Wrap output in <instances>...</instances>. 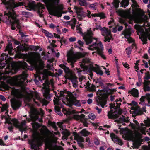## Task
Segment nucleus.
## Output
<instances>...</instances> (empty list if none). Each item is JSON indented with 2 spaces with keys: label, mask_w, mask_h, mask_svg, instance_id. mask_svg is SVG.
I'll return each instance as SVG.
<instances>
[{
  "label": "nucleus",
  "mask_w": 150,
  "mask_h": 150,
  "mask_svg": "<svg viewBox=\"0 0 150 150\" xmlns=\"http://www.w3.org/2000/svg\"><path fill=\"white\" fill-rule=\"evenodd\" d=\"M97 94L98 97L96 100L97 103V105H100L101 107L103 108L106 104V101L108 98L107 95L105 93V91L103 90H98Z\"/></svg>",
  "instance_id": "9"
},
{
  "label": "nucleus",
  "mask_w": 150,
  "mask_h": 150,
  "mask_svg": "<svg viewBox=\"0 0 150 150\" xmlns=\"http://www.w3.org/2000/svg\"><path fill=\"white\" fill-rule=\"evenodd\" d=\"M47 62L48 63H47V66H51V65H52V64L51 63L53 62V60H49L47 61Z\"/></svg>",
  "instance_id": "59"
},
{
  "label": "nucleus",
  "mask_w": 150,
  "mask_h": 150,
  "mask_svg": "<svg viewBox=\"0 0 150 150\" xmlns=\"http://www.w3.org/2000/svg\"><path fill=\"white\" fill-rule=\"evenodd\" d=\"M110 32L109 30L108 31L105 33V40L104 41L106 42L107 41L109 42L110 40L112 41L113 40V38L110 34Z\"/></svg>",
  "instance_id": "25"
},
{
  "label": "nucleus",
  "mask_w": 150,
  "mask_h": 150,
  "mask_svg": "<svg viewBox=\"0 0 150 150\" xmlns=\"http://www.w3.org/2000/svg\"><path fill=\"white\" fill-rule=\"evenodd\" d=\"M83 66L85 65H87L86 66H91L93 65V63L91 62L90 60L87 58L83 59L82 61Z\"/></svg>",
  "instance_id": "31"
},
{
  "label": "nucleus",
  "mask_w": 150,
  "mask_h": 150,
  "mask_svg": "<svg viewBox=\"0 0 150 150\" xmlns=\"http://www.w3.org/2000/svg\"><path fill=\"white\" fill-rule=\"evenodd\" d=\"M79 4L82 6H87V3L84 0H79Z\"/></svg>",
  "instance_id": "42"
},
{
  "label": "nucleus",
  "mask_w": 150,
  "mask_h": 150,
  "mask_svg": "<svg viewBox=\"0 0 150 150\" xmlns=\"http://www.w3.org/2000/svg\"><path fill=\"white\" fill-rule=\"evenodd\" d=\"M116 88L109 89L108 91V93L110 94H113L116 91Z\"/></svg>",
  "instance_id": "44"
},
{
  "label": "nucleus",
  "mask_w": 150,
  "mask_h": 150,
  "mask_svg": "<svg viewBox=\"0 0 150 150\" xmlns=\"http://www.w3.org/2000/svg\"><path fill=\"white\" fill-rule=\"evenodd\" d=\"M97 17H100L102 18H104L105 17L104 14L103 13H97Z\"/></svg>",
  "instance_id": "51"
},
{
  "label": "nucleus",
  "mask_w": 150,
  "mask_h": 150,
  "mask_svg": "<svg viewBox=\"0 0 150 150\" xmlns=\"http://www.w3.org/2000/svg\"><path fill=\"white\" fill-rule=\"evenodd\" d=\"M70 134V133L69 132H67V133L64 136H63L62 137V139H63V140H65V139H67V137Z\"/></svg>",
  "instance_id": "63"
},
{
  "label": "nucleus",
  "mask_w": 150,
  "mask_h": 150,
  "mask_svg": "<svg viewBox=\"0 0 150 150\" xmlns=\"http://www.w3.org/2000/svg\"><path fill=\"white\" fill-rule=\"evenodd\" d=\"M129 3V0H123L121 2V4L122 6L125 8V6H128Z\"/></svg>",
  "instance_id": "40"
},
{
  "label": "nucleus",
  "mask_w": 150,
  "mask_h": 150,
  "mask_svg": "<svg viewBox=\"0 0 150 150\" xmlns=\"http://www.w3.org/2000/svg\"><path fill=\"white\" fill-rule=\"evenodd\" d=\"M26 45L24 43V45L23 44L21 46H18L17 47V51L18 52L23 51L24 50H27L28 48L27 47H25Z\"/></svg>",
  "instance_id": "33"
},
{
  "label": "nucleus",
  "mask_w": 150,
  "mask_h": 150,
  "mask_svg": "<svg viewBox=\"0 0 150 150\" xmlns=\"http://www.w3.org/2000/svg\"><path fill=\"white\" fill-rule=\"evenodd\" d=\"M49 123V124L51 126H52L55 129H56V126L55 123L54 122H50Z\"/></svg>",
  "instance_id": "54"
},
{
  "label": "nucleus",
  "mask_w": 150,
  "mask_h": 150,
  "mask_svg": "<svg viewBox=\"0 0 150 150\" xmlns=\"http://www.w3.org/2000/svg\"><path fill=\"white\" fill-rule=\"evenodd\" d=\"M97 28L100 30L102 31L103 35L104 36H105V33H107V32L108 31V30L106 29L105 28H102L100 26H98Z\"/></svg>",
  "instance_id": "38"
},
{
  "label": "nucleus",
  "mask_w": 150,
  "mask_h": 150,
  "mask_svg": "<svg viewBox=\"0 0 150 150\" xmlns=\"http://www.w3.org/2000/svg\"><path fill=\"white\" fill-rule=\"evenodd\" d=\"M129 120V118L128 117H125V116H122L121 118V120L125 122H128Z\"/></svg>",
  "instance_id": "50"
},
{
  "label": "nucleus",
  "mask_w": 150,
  "mask_h": 150,
  "mask_svg": "<svg viewBox=\"0 0 150 150\" xmlns=\"http://www.w3.org/2000/svg\"><path fill=\"white\" fill-rule=\"evenodd\" d=\"M40 134L37 132H33V139L31 144V146L34 149L36 147L40 146L44 141L45 144L46 149L49 150H63L62 147H57L53 146V143H56L57 138L54 135V134H59L58 132H54L48 130L45 126L42 127L40 131Z\"/></svg>",
  "instance_id": "1"
},
{
  "label": "nucleus",
  "mask_w": 150,
  "mask_h": 150,
  "mask_svg": "<svg viewBox=\"0 0 150 150\" xmlns=\"http://www.w3.org/2000/svg\"><path fill=\"white\" fill-rule=\"evenodd\" d=\"M116 142L117 144H118L120 145H122L123 144L122 141L119 138L116 141Z\"/></svg>",
  "instance_id": "55"
},
{
  "label": "nucleus",
  "mask_w": 150,
  "mask_h": 150,
  "mask_svg": "<svg viewBox=\"0 0 150 150\" xmlns=\"http://www.w3.org/2000/svg\"><path fill=\"white\" fill-rule=\"evenodd\" d=\"M89 118L91 120H93L96 118V116L93 113H90L88 115Z\"/></svg>",
  "instance_id": "49"
},
{
  "label": "nucleus",
  "mask_w": 150,
  "mask_h": 150,
  "mask_svg": "<svg viewBox=\"0 0 150 150\" xmlns=\"http://www.w3.org/2000/svg\"><path fill=\"white\" fill-rule=\"evenodd\" d=\"M110 136L112 140L114 143H115L116 141L119 139L118 137L113 133H111Z\"/></svg>",
  "instance_id": "36"
},
{
  "label": "nucleus",
  "mask_w": 150,
  "mask_h": 150,
  "mask_svg": "<svg viewBox=\"0 0 150 150\" xmlns=\"http://www.w3.org/2000/svg\"><path fill=\"white\" fill-rule=\"evenodd\" d=\"M33 96H34L36 99L42 103L44 105H46L48 103V102L45 99H41L39 96V93L37 92L33 93L32 94H30L27 98V100L29 101H30L31 98H33Z\"/></svg>",
  "instance_id": "19"
},
{
  "label": "nucleus",
  "mask_w": 150,
  "mask_h": 150,
  "mask_svg": "<svg viewBox=\"0 0 150 150\" xmlns=\"http://www.w3.org/2000/svg\"><path fill=\"white\" fill-rule=\"evenodd\" d=\"M11 106L14 110H16L21 106V103L18 99L16 100L14 98L11 100Z\"/></svg>",
  "instance_id": "20"
},
{
  "label": "nucleus",
  "mask_w": 150,
  "mask_h": 150,
  "mask_svg": "<svg viewBox=\"0 0 150 150\" xmlns=\"http://www.w3.org/2000/svg\"><path fill=\"white\" fill-rule=\"evenodd\" d=\"M76 40V38L74 37L70 38L69 39V40L70 42H73L75 41Z\"/></svg>",
  "instance_id": "64"
},
{
  "label": "nucleus",
  "mask_w": 150,
  "mask_h": 150,
  "mask_svg": "<svg viewBox=\"0 0 150 150\" xmlns=\"http://www.w3.org/2000/svg\"><path fill=\"white\" fill-rule=\"evenodd\" d=\"M133 4L132 5L134 6L135 7H137L138 6L137 3L135 0H131Z\"/></svg>",
  "instance_id": "61"
},
{
  "label": "nucleus",
  "mask_w": 150,
  "mask_h": 150,
  "mask_svg": "<svg viewBox=\"0 0 150 150\" xmlns=\"http://www.w3.org/2000/svg\"><path fill=\"white\" fill-rule=\"evenodd\" d=\"M12 93L14 96L18 97H20L21 96L19 95V91L18 90L13 89L12 90L11 92Z\"/></svg>",
  "instance_id": "37"
},
{
  "label": "nucleus",
  "mask_w": 150,
  "mask_h": 150,
  "mask_svg": "<svg viewBox=\"0 0 150 150\" xmlns=\"http://www.w3.org/2000/svg\"><path fill=\"white\" fill-rule=\"evenodd\" d=\"M114 3L115 4L114 5L115 7L116 8H117L118 6L119 1L118 0H114Z\"/></svg>",
  "instance_id": "52"
},
{
  "label": "nucleus",
  "mask_w": 150,
  "mask_h": 150,
  "mask_svg": "<svg viewBox=\"0 0 150 150\" xmlns=\"http://www.w3.org/2000/svg\"><path fill=\"white\" fill-rule=\"evenodd\" d=\"M16 15L13 9L8 11L7 13L4 14L2 17L3 21L7 23H11V29L14 30L16 27L18 29L20 28V23L16 18Z\"/></svg>",
  "instance_id": "4"
},
{
  "label": "nucleus",
  "mask_w": 150,
  "mask_h": 150,
  "mask_svg": "<svg viewBox=\"0 0 150 150\" xmlns=\"http://www.w3.org/2000/svg\"><path fill=\"white\" fill-rule=\"evenodd\" d=\"M134 28L137 30V32L139 35V33L140 34H142L144 32V30L140 26L138 25H136L134 26Z\"/></svg>",
  "instance_id": "29"
},
{
  "label": "nucleus",
  "mask_w": 150,
  "mask_h": 150,
  "mask_svg": "<svg viewBox=\"0 0 150 150\" xmlns=\"http://www.w3.org/2000/svg\"><path fill=\"white\" fill-rule=\"evenodd\" d=\"M6 55L5 54H2L1 56V58L0 61V65L5 66V65L8 64L7 66H23L22 64V63L21 62H13L12 61V59L9 58L6 61V59L4 60V58L3 57L4 56H6Z\"/></svg>",
  "instance_id": "13"
},
{
  "label": "nucleus",
  "mask_w": 150,
  "mask_h": 150,
  "mask_svg": "<svg viewBox=\"0 0 150 150\" xmlns=\"http://www.w3.org/2000/svg\"><path fill=\"white\" fill-rule=\"evenodd\" d=\"M118 12L119 15L121 16L130 19L133 18L136 23H141L143 21H146L147 19L146 16H141L138 14H135L132 16L130 14L129 11H127L120 10Z\"/></svg>",
  "instance_id": "5"
},
{
  "label": "nucleus",
  "mask_w": 150,
  "mask_h": 150,
  "mask_svg": "<svg viewBox=\"0 0 150 150\" xmlns=\"http://www.w3.org/2000/svg\"><path fill=\"white\" fill-rule=\"evenodd\" d=\"M77 9V11L78 12V15L79 16H81L82 17H84L86 16L85 13L82 11V8H77L76 7H75Z\"/></svg>",
  "instance_id": "30"
},
{
  "label": "nucleus",
  "mask_w": 150,
  "mask_h": 150,
  "mask_svg": "<svg viewBox=\"0 0 150 150\" xmlns=\"http://www.w3.org/2000/svg\"><path fill=\"white\" fill-rule=\"evenodd\" d=\"M38 119V117L37 116L35 115V116H33L32 115H31L30 118V119H28V120L29 121L31 120H37Z\"/></svg>",
  "instance_id": "53"
},
{
  "label": "nucleus",
  "mask_w": 150,
  "mask_h": 150,
  "mask_svg": "<svg viewBox=\"0 0 150 150\" xmlns=\"http://www.w3.org/2000/svg\"><path fill=\"white\" fill-rule=\"evenodd\" d=\"M1 1L4 4H6L7 8L9 9V11L11 9H13L14 8L19 6L23 5V2H15L14 0H9L7 2L6 1V0H1Z\"/></svg>",
  "instance_id": "15"
},
{
  "label": "nucleus",
  "mask_w": 150,
  "mask_h": 150,
  "mask_svg": "<svg viewBox=\"0 0 150 150\" xmlns=\"http://www.w3.org/2000/svg\"><path fill=\"white\" fill-rule=\"evenodd\" d=\"M62 68H63L65 71V72L68 74H69L70 76L72 75V71L70 70L69 68L67 66H62Z\"/></svg>",
  "instance_id": "34"
},
{
  "label": "nucleus",
  "mask_w": 150,
  "mask_h": 150,
  "mask_svg": "<svg viewBox=\"0 0 150 150\" xmlns=\"http://www.w3.org/2000/svg\"><path fill=\"white\" fill-rule=\"evenodd\" d=\"M12 49V44L9 43L7 45L5 49L6 51H8L9 53L10 54L11 50Z\"/></svg>",
  "instance_id": "41"
},
{
  "label": "nucleus",
  "mask_w": 150,
  "mask_h": 150,
  "mask_svg": "<svg viewBox=\"0 0 150 150\" xmlns=\"http://www.w3.org/2000/svg\"><path fill=\"white\" fill-rule=\"evenodd\" d=\"M93 70L97 74L102 76L103 74V72L100 69L99 66H93L92 68Z\"/></svg>",
  "instance_id": "24"
},
{
  "label": "nucleus",
  "mask_w": 150,
  "mask_h": 150,
  "mask_svg": "<svg viewBox=\"0 0 150 150\" xmlns=\"http://www.w3.org/2000/svg\"><path fill=\"white\" fill-rule=\"evenodd\" d=\"M95 109L96 110L98 111V114H100L102 111L101 109L99 108L98 107H95Z\"/></svg>",
  "instance_id": "62"
},
{
  "label": "nucleus",
  "mask_w": 150,
  "mask_h": 150,
  "mask_svg": "<svg viewBox=\"0 0 150 150\" xmlns=\"http://www.w3.org/2000/svg\"><path fill=\"white\" fill-rule=\"evenodd\" d=\"M108 116L109 118H114L115 117L112 111H110L108 112Z\"/></svg>",
  "instance_id": "48"
},
{
  "label": "nucleus",
  "mask_w": 150,
  "mask_h": 150,
  "mask_svg": "<svg viewBox=\"0 0 150 150\" xmlns=\"http://www.w3.org/2000/svg\"><path fill=\"white\" fill-rule=\"evenodd\" d=\"M140 38L141 39L142 41L143 42V44H146L147 43V38L146 37H144V36H142L140 37Z\"/></svg>",
  "instance_id": "45"
},
{
  "label": "nucleus",
  "mask_w": 150,
  "mask_h": 150,
  "mask_svg": "<svg viewBox=\"0 0 150 150\" xmlns=\"http://www.w3.org/2000/svg\"><path fill=\"white\" fill-rule=\"evenodd\" d=\"M8 107V105L7 104H5L3 105L1 108V110L3 111L5 110H7V109Z\"/></svg>",
  "instance_id": "47"
},
{
  "label": "nucleus",
  "mask_w": 150,
  "mask_h": 150,
  "mask_svg": "<svg viewBox=\"0 0 150 150\" xmlns=\"http://www.w3.org/2000/svg\"><path fill=\"white\" fill-rule=\"evenodd\" d=\"M63 112L65 114L70 115L72 114H74L73 115V118L76 120H79L83 122V125L85 126H87V123L85 122V115L83 114L79 115V112H75V111L74 110H65L64 108L63 109Z\"/></svg>",
  "instance_id": "11"
},
{
  "label": "nucleus",
  "mask_w": 150,
  "mask_h": 150,
  "mask_svg": "<svg viewBox=\"0 0 150 150\" xmlns=\"http://www.w3.org/2000/svg\"><path fill=\"white\" fill-rule=\"evenodd\" d=\"M149 84H150V82L148 81H145L144 83V88L145 91H149L150 90V87L148 86Z\"/></svg>",
  "instance_id": "32"
},
{
  "label": "nucleus",
  "mask_w": 150,
  "mask_h": 150,
  "mask_svg": "<svg viewBox=\"0 0 150 150\" xmlns=\"http://www.w3.org/2000/svg\"><path fill=\"white\" fill-rule=\"evenodd\" d=\"M28 60L31 64L35 66H43L45 65V62L40 59V55L37 53H32Z\"/></svg>",
  "instance_id": "10"
},
{
  "label": "nucleus",
  "mask_w": 150,
  "mask_h": 150,
  "mask_svg": "<svg viewBox=\"0 0 150 150\" xmlns=\"http://www.w3.org/2000/svg\"><path fill=\"white\" fill-rule=\"evenodd\" d=\"M87 53L86 52H77L74 53L71 50H70L67 53V61L69 64L73 65L78 59L85 57Z\"/></svg>",
  "instance_id": "8"
},
{
  "label": "nucleus",
  "mask_w": 150,
  "mask_h": 150,
  "mask_svg": "<svg viewBox=\"0 0 150 150\" xmlns=\"http://www.w3.org/2000/svg\"><path fill=\"white\" fill-rule=\"evenodd\" d=\"M44 32L45 34V35L48 37L52 38L53 37L51 33H49L48 31L45 30H44Z\"/></svg>",
  "instance_id": "46"
},
{
  "label": "nucleus",
  "mask_w": 150,
  "mask_h": 150,
  "mask_svg": "<svg viewBox=\"0 0 150 150\" xmlns=\"http://www.w3.org/2000/svg\"><path fill=\"white\" fill-rule=\"evenodd\" d=\"M144 79L146 80L150 79V75L148 73H146L145 74V76L144 77Z\"/></svg>",
  "instance_id": "56"
},
{
  "label": "nucleus",
  "mask_w": 150,
  "mask_h": 150,
  "mask_svg": "<svg viewBox=\"0 0 150 150\" xmlns=\"http://www.w3.org/2000/svg\"><path fill=\"white\" fill-rule=\"evenodd\" d=\"M103 45L101 42L97 44L95 42L94 44L89 46V49L91 50H95L97 51L98 54L100 55L102 58L104 59H106V57L105 55H103V52L102 50Z\"/></svg>",
  "instance_id": "14"
},
{
  "label": "nucleus",
  "mask_w": 150,
  "mask_h": 150,
  "mask_svg": "<svg viewBox=\"0 0 150 150\" xmlns=\"http://www.w3.org/2000/svg\"><path fill=\"white\" fill-rule=\"evenodd\" d=\"M49 84V83L48 81L47 80L45 81V83H44L43 84L44 87L42 91L43 93L47 95L49 93L50 89L48 85Z\"/></svg>",
  "instance_id": "21"
},
{
  "label": "nucleus",
  "mask_w": 150,
  "mask_h": 150,
  "mask_svg": "<svg viewBox=\"0 0 150 150\" xmlns=\"http://www.w3.org/2000/svg\"><path fill=\"white\" fill-rule=\"evenodd\" d=\"M122 99L120 98H119L118 99H117L115 101V102H116V104L114 103V104L112 106L110 105V108H113L114 107H115L116 108H118L121 105V104L120 103H117V102H122Z\"/></svg>",
  "instance_id": "28"
},
{
  "label": "nucleus",
  "mask_w": 150,
  "mask_h": 150,
  "mask_svg": "<svg viewBox=\"0 0 150 150\" xmlns=\"http://www.w3.org/2000/svg\"><path fill=\"white\" fill-rule=\"evenodd\" d=\"M59 96L58 97V99L56 98V99H55L54 100V103L55 105H56L55 106V110L56 112L57 111H60V107L59 106H58V105L60 106L62 108H63L64 106L62 103V102L63 104H64V103H66L64 100H66V99H62L61 98V97H62V98L64 97V96H63L62 97L60 95V92L59 93Z\"/></svg>",
  "instance_id": "16"
},
{
  "label": "nucleus",
  "mask_w": 150,
  "mask_h": 150,
  "mask_svg": "<svg viewBox=\"0 0 150 150\" xmlns=\"http://www.w3.org/2000/svg\"><path fill=\"white\" fill-rule=\"evenodd\" d=\"M131 31L132 29L131 28L126 29L122 33V34L124 35L125 38H128L131 35Z\"/></svg>",
  "instance_id": "27"
},
{
  "label": "nucleus",
  "mask_w": 150,
  "mask_h": 150,
  "mask_svg": "<svg viewBox=\"0 0 150 150\" xmlns=\"http://www.w3.org/2000/svg\"><path fill=\"white\" fill-rule=\"evenodd\" d=\"M76 19L75 18H74L71 21L66 22L65 23V24L67 26L69 25L71 26V28L74 29L76 23Z\"/></svg>",
  "instance_id": "22"
},
{
  "label": "nucleus",
  "mask_w": 150,
  "mask_h": 150,
  "mask_svg": "<svg viewBox=\"0 0 150 150\" xmlns=\"http://www.w3.org/2000/svg\"><path fill=\"white\" fill-rule=\"evenodd\" d=\"M49 10V13L58 17H61L62 14L66 12L62 4H58L59 0H42Z\"/></svg>",
  "instance_id": "3"
},
{
  "label": "nucleus",
  "mask_w": 150,
  "mask_h": 150,
  "mask_svg": "<svg viewBox=\"0 0 150 150\" xmlns=\"http://www.w3.org/2000/svg\"><path fill=\"white\" fill-rule=\"evenodd\" d=\"M80 133L83 136H87L90 134V133L86 129H83L80 132Z\"/></svg>",
  "instance_id": "39"
},
{
  "label": "nucleus",
  "mask_w": 150,
  "mask_h": 150,
  "mask_svg": "<svg viewBox=\"0 0 150 150\" xmlns=\"http://www.w3.org/2000/svg\"><path fill=\"white\" fill-rule=\"evenodd\" d=\"M139 124V123L136 121H134V124H131V127L133 129L134 132L130 130H128L125 135V139L134 141L133 145L135 148H137L140 145L139 139L141 135L142 134H146L145 126L142 123L141 124V126Z\"/></svg>",
  "instance_id": "2"
},
{
  "label": "nucleus",
  "mask_w": 150,
  "mask_h": 150,
  "mask_svg": "<svg viewBox=\"0 0 150 150\" xmlns=\"http://www.w3.org/2000/svg\"><path fill=\"white\" fill-rule=\"evenodd\" d=\"M29 70H32L35 69L37 73V77L40 81L44 80L49 74V71L46 69H44L43 66H23Z\"/></svg>",
  "instance_id": "6"
},
{
  "label": "nucleus",
  "mask_w": 150,
  "mask_h": 150,
  "mask_svg": "<svg viewBox=\"0 0 150 150\" xmlns=\"http://www.w3.org/2000/svg\"><path fill=\"white\" fill-rule=\"evenodd\" d=\"M27 77L26 73L23 72L21 75L15 77L14 80L18 86H22L24 85L23 82L26 79Z\"/></svg>",
  "instance_id": "18"
},
{
  "label": "nucleus",
  "mask_w": 150,
  "mask_h": 150,
  "mask_svg": "<svg viewBox=\"0 0 150 150\" xmlns=\"http://www.w3.org/2000/svg\"><path fill=\"white\" fill-rule=\"evenodd\" d=\"M131 49L130 48H127L126 49V52L128 54L131 53Z\"/></svg>",
  "instance_id": "60"
},
{
  "label": "nucleus",
  "mask_w": 150,
  "mask_h": 150,
  "mask_svg": "<svg viewBox=\"0 0 150 150\" xmlns=\"http://www.w3.org/2000/svg\"><path fill=\"white\" fill-rule=\"evenodd\" d=\"M132 95L135 97H138L139 96L138 91L135 88H133L131 91Z\"/></svg>",
  "instance_id": "35"
},
{
  "label": "nucleus",
  "mask_w": 150,
  "mask_h": 150,
  "mask_svg": "<svg viewBox=\"0 0 150 150\" xmlns=\"http://www.w3.org/2000/svg\"><path fill=\"white\" fill-rule=\"evenodd\" d=\"M103 69L105 70V73L108 75H110V71L108 69H106L104 66H103Z\"/></svg>",
  "instance_id": "57"
},
{
  "label": "nucleus",
  "mask_w": 150,
  "mask_h": 150,
  "mask_svg": "<svg viewBox=\"0 0 150 150\" xmlns=\"http://www.w3.org/2000/svg\"><path fill=\"white\" fill-rule=\"evenodd\" d=\"M74 139L77 141L78 144L80 146H82L81 143L84 141V139L80 135L78 134H75Z\"/></svg>",
  "instance_id": "23"
},
{
  "label": "nucleus",
  "mask_w": 150,
  "mask_h": 150,
  "mask_svg": "<svg viewBox=\"0 0 150 150\" xmlns=\"http://www.w3.org/2000/svg\"><path fill=\"white\" fill-rule=\"evenodd\" d=\"M60 95L61 96H64V97H61L62 99H66L67 101V103H65V105L70 107L73 105L79 107L81 106V104L79 101L77 100L74 97L73 95L71 93H67L63 91L60 92Z\"/></svg>",
  "instance_id": "7"
},
{
  "label": "nucleus",
  "mask_w": 150,
  "mask_h": 150,
  "mask_svg": "<svg viewBox=\"0 0 150 150\" xmlns=\"http://www.w3.org/2000/svg\"><path fill=\"white\" fill-rule=\"evenodd\" d=\"M145 98V97L144 96H142L140 99V100L141 102L139 103V104L140 105H141L143 106L141 108L142 109V110L143 112H145L146 107V104L144 102V99Z\"/></svg>",
  "instance_id": "26"
},
{
  "label": "nucleus",
  "mask_w": 150,
  "mask_h": 150,
  "mask_svg": "<svg viewBox=\"0 0 150 150\" xmlns=\"http://www.w3.org/2000/svg\"><path fill=\"white\" fill-rule=\"evenodd\" d=\"M126 38L127 39V40L129 43L133 42L134 41V40L130 36L129 38Z\"/></svg>",
  "instance_id": "58"
},
{
  "label": "nucleus",
  "mask_w": 150,
  "mask_h": 150,
  "mask_svg": "<svg viewBox=\"0 0 150 150\" xmlns=\"http://www.w3.org/2000/svg\"><path fill=\"white\" fill-rule=\"evenodd\" d=\"M34 110L35 111V114H39L41 115H44V112L41 109H40L38 111H37L36 110Z\"/></svg>",
  "instance_id": "43"
},
{
  "label": "nucleus",
  "mask_w": 150,
  "mask_h": 150,
  "mask_svg": "<svg viewBox=\"0 0 150 150\" xmlns=\"http://www.w3.org/2000/svg\"><path fill=\"white\" fill-rule=\"evenodd\" d=\"M5 122L9 124L13 125L16 127L19 128L21 130H24L26 128V121L25 120L22 121L20 125H19L18 120L16 119H11L10 118H6Z\"/></svg>",
  "instance_id": "12"
},
{
  "label": "nucleus",
  "mask_w": 150,
  "mask_h": 150,
  "mask_svg": "<svg viewBox=\"0 0 150 150\" xmlns=\"http://www.w3.org/2000/svg\"><path fill=\"white\" fill-rule=\"evenodd\" d=\"M93 35L91 29L87 30L83 37V38L85 40L86 44L91 43L93 41V39L97 40V38H93L92 35Z\"/></svg>",
  "instance_id": "17"
}]
</instances>
